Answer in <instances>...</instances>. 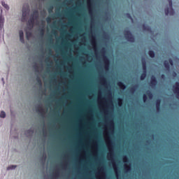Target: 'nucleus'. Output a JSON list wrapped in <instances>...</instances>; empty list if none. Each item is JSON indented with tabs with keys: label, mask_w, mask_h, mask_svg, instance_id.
<instances>
[{
	"label": "nucleus",
	"mask_w": 179,
	"mask_h": 179,
	"mask_svg": "<svg viewBox=\"0 0 179 179\" xmlns=\"http://www.w3.org/2000/svg\"><path fill=\"white\" fill-rule=\"evenodd\" d=\"M124 35L127 41H129V43H135V36H134V34H132L131 31L124 30Z\"/></svg>",
	"instance_id": "f257e3e1"
},
{
	"label": "nucleus",
	"mask_w": 179,
	"mask_h": 179,
	"mask_svg": "<svg viewBox=\"0 0 179 179\" xmlns=\"http://www.w3.org/2000/svg\"><path fill=\"white\" fill-rule=\"evenodd\" d=\"M169 8H165V14L169 16H173L175 12L173 9V0H168Z\"/></svg>",
	"instance_id": "f03ea898"
},
{
	"label": "nucleus",
	"mask_w": 179,
	"mask_h": 179,
	"mask_svg": "<svg viewBox=\"0 0 179 179\" xmlns=\"http://www.w3.org/2000/svg\"><path fill=\"white\" fill-rule=\"evenodd\" d=\"M29 12H30V9L29 7L27 8H22V22L24 23V22H27V15H29Z\"/></svg>",
	"instance_id": "7ed1b4c3"
},
{
	"label": "nucleus",
	"mask_w": 179,
	"mask_h": 179,
	"mask_svg": "<svg viewBox=\"0 0 179 179\" xmlns=\"http://www.w3.org/2000/svg\"><path fill=\"white\" fill-rule=\"evenodd\" d=\"M102 57L104 64V69L106 71H108V69H110V60L108 59V57L106 56V55H103Z\"/></svg>",
	"instance_id": "20e7f679"
},
{
	"label": "nucleus",
	"mask_w": 179,
	"mask_h": 179,
	"mask_svg": "<svg viewBox=\"0 0 179 179\" xmlns=\"http://www.w3.org/2000/svg\"><path fill=\"white\" fill-rule=\"evenodd\" d=\"M150 85V86H152V87H155V86L157 85V79H156V77L155 76H151Z\"/></svg>",
	"instance_id": "39448f33"
},
{
	"label": "nucleus",
	"mask_w": 179,
	"mask_h": 179,
	"mask_svg": "<svg viewBox=\"0 0 179 179\" xmlns=\"http://www.w3.org/2000/svg\"><path fill=\"white\" fill-rule=\"evenodd\" d=\"M141 64H142L143 71L148 72V66L146 64V60L145 59H142Z\"/></svg>",
	"instance_id": "423d86ee"
},
{
	"label": "nucleus",
	"mask_w": 179,
	"mask_h": 179,
	"mask_svg": "<svg viewBox=\"0 0 179 179\" xmlns=\"http://www.w3.org/2000/svg\"><path fill=\"white\" fill-rule=\"evenodd\" d=\"M34 20H36L34 17H31L28 20V26H30L31 29H33V26H34Z\"/></svg>",
	"instance_id": "0eeeda50"
},
{
	"label": "nucleus",
	"mask_w": 179,
	"mask_h": 179,
	"mask_svg": "<svg viewBox=\"0 0 179 179\" xmlns=\"http://www.w3.org/2000/svg\"><path fill=\"white\" fill-rule=\"evenodd\" d=\"M19 34L21 43H22V44L24 43V34L23 33V30H20Z\"/></svg>",
	"instance_id": "6e6552de"
},
{
	"label": "nucleus",
	"mask_w": 179,
	"mask_h": 179,
	"mask_svg": "<svg viewBox=\"0 0 179 179\" xmlns=\"http://www.w3.org/2000/svg\"><path fill=\"white\" fill-rule=\"evenodd\" d=\"M100 80L102 85H103V86H107V79L106 78V77H104V76H101Z\"/></svg>",
	"instance_id": "1a4fd4ad"
},
{
	"label": "nucleus",
	"mask_w": 179,
	"mask_h": 179,
	"mask_svg": "<svg viewBox=\"0 0 179 179\" xmlns=\"http://www.w3.org/2000/svg\"><path fill=\"white\" fill-rule=\"evenodd\" d=\"M36 111H37V113H39V114L44 115V108H43V106H37Z\"/></svg>",
	"instance_id": "9d476101"
},
{
	"label": "nucleus",
	"mask_w": 179,
	"mask_h": 179,
	"mask_svg": "<svg viewBox=\"0 0 179 179\" xmlns=\"http://www.w3.org/2000/svg\"><path fill=\"white\" fill-rule=\"evenodd\" d=\"M142 29H143V30H144V31H152V28H150V27H149V25H147L145 24H143L142 25Z\"/></svg>",
	"instance_id": "9b49d317"
},
{
	"label": "nucleus",
	"mask_w": 179,
	"mask_h": 179,
	"mask_svg": "<svg viewBox=\"0 0 179 179\" xmlns=\"http://www.w3.org/2000/svg\"><path fill=\"white\" fill-rule=\"evenodd\" d=\"M117 86L122 89V90H125V89H127V85H124V83L120 81L117 83Z\"/></svg>",
	"instance_id": "f8f14e48"
},
{
	"label": "nucleus",
	"mask_w": 179,
	"mask_h": 179,
	"mask_svg": "<svg viewBox=\"0 0 179 179\" xmlns=\"http://www.w3.org/2000/svg\"><path fill=\"white\" fill-rule=\"evenodd\" d=\"M162 103V100L161 99H157L156 102H155V106H156V108L157 111H160V104Z\"/></svg>",
	"instance_id": "ddd939ff"
},
{
	"label": "nucleus",
	"mask_w": 179,
	"mask_h": 179,
	"mask_svg": "<svg viewBox=\"0 0 179 179\" xmlns=\"http://www.w3.org/2000/svg\"><path fill=\"white\" fill-rule=\"evenodd\" d=\"M3 23H5V18L2 16H0V29L2 30L3 29Z\"/></svg>",
	"instance_id": "4468645a"
},
{
	"label": "nucleus",
	"mask_w": 179,
	"mask_h": 179,
	"mask_svg": "<svg viewBox=\"0 0 179 179\" xmlns=\"http://www.w3.org/2000/svg\"><path fill=\"white\" fill-rule=\"evenodd\" d=\"M31 17H34V19H38V10H35L33 13V14L31 15Z\"/></svg>",
	"instance_id": "2eb2a0df"
},
{
	"label": "nucleus",
	"mask_w": 179,
	"mask_h": 179,
	"mask_svg": "<svg viewBox=\"0 0 179 179\" xmlns=\"http://www.w3.org/2000/svg\"><path fill=\"white\" fill-rule=\"evenodd\" d=\"M164 66L165 67V69H166V71H170V64L169 63V61L165 60L164 62Z\"/></svg>",
	"instance_id": "dca6fc26"
},
{
	"label": "nucleus",
	"mask_w": 179,
	"mask_h": 179,
	"mask_svg": "<svg viewBox=\"0 0 179 179\" xmlns=\"http://www.w3.org/2000/svg\"><path fill=\"white\" fill-rule=\"evenodd\" d=\"M109 131H114V122L113 120H109Z\"/></svg>",
	"instance_id": "f3484780"
},
{
	"label": "nucleus",
	"mask_w": 179,
	"mask_h": 179,
	"mask_svg": "<svg viewBox=\"0 0 179 179\" xmlns=\"http://www.w3.org/2000/svg\"><path fill=\"white\" fill-rule=\"evenodd\" d=\"M147 73H148V71H143V73L140 76L141 80H145V79H146Z\"/></svg>",
	"instance_id": "a211bd4d"
},
{
	"label": "nucleus",
	"mask_w": 179,
	"mask_h": 179,
	"mask_svg": "<svg viewBox=\"0 0 179 179\" xmlns=\"http://www.w3.org/2000/svg\"><path fill=\"white\" fill-rule=\"evenodd\" d=\"M146 94L148 97L150 99V100H152L153 99V93H152V91L148 90L146 92Z\"/></svg>",
	"instance_id": "6ab92c4d"
},
{
	"label": "nucleus",
	"mask_w": 179,
	"mask_h": 179,
	"mask_svg": "<svg viewBox=\"0 0 179 179\" xmlns=\"http://www.w3.org/2000/svg\"><path fill=\"white\" fill-rule=\"evenodd\" d=\"M34 134V131L33 129H29L27 131H25V135L27 136H31Z\"/></svg>",
	"instance_id": "aec40b11"
},
{
	"label": "nucleus",
	"mask_w": 179,
	"mask_h": 179,
	"mask_svg": "<svg viewBox=\"0 0 179 179\" xmlns=\"http://www.w3.org/2000/svg\"><path fill=\"white\" fill-rule=\"evenodd\" d=\"M148 55L150 57V58H155V52L153 50H149Z\"/></svg>",
	"instance_id": "412c9836"
},
{
	"label": "nucleus",
	"mask_w": 179,
	"mask_h": 179,
	"mask_svg": "<svg viewBox=\"0 0 179 179\" xmlns=\"http://www.w3.org/2000/svg\"><path fill=\"white\" fill-rule=\"evenodd\" d=\"M1 5L5 8V9L9 10V6L5 3V1H1Z\"/></svg>",
	"instance_id": "4be33fe9"
},
{
	"label": "nucleus",
	"mask_w": 179,
	"mask_h": 179,
	"mask_svg": "<svg viewBox=\"0 0 179 179\" xmlns=\"http://www.w3.org/2000/svg\"><path fill=\"white\" fill-rule=\"evenodd\" d=\"M47 159V155H43L41 157V162H43V164H44L45 159Z\"/></svg>",
	"instance_id": "5701e85b"
},
{
	"label": "nucleus",
	"mask_w": 179,
	"mask_h": 179,
	"mask_svg": "<svg viewBox=\"0 0 179 179\" xmlns=\"http://www.w3.org/2000/svg\"><path fill=\"white\" fill-rule=\"evenodd\" d=\"M26 37L27 40H30V37H31V32L27 31L26 32Z\"/></svg>",
	"instance_id": "b1692460"
},
{
	"label": "nucleus",
	"mask_w": 179,
	"mask_h": 179,
	"mask_svg": "<svg viewBox=\"0 0 179 179\" xmlns=\"http://www.w3.org/2000/svg\"><path fill=\"white\" fill-rule=\"evenodd\" d=\"M36 81L39 86H43V82H41V79L40 78V77L36 78Z\"/></svg>",
	"instance_id": "393cba45"
},
{
	"label": "nucleus",
	"mask_w": 179,
	"mask_h": 179,
	"mask_svg": "<svg viewBox=\"0 0 179 179\" xmlns=\"http://www.w3.org/2000/svg\"><path fill=\"white\" fill-rule=\"evenodd\" d=\"M143 101L144 103H146L148 101V95L146 94H144L143 95Z\"/></svg>",
	"instance_id": "a878e982"
},
{
	"label": "nucleus",
	"mask_w": 179,
	"mask_h": 179,
	"mask_svg": "<svg viewBox=\"0 0 179 179\" xmlns=\"http://www.w3.org/2000/svg\"><path fill=\"white\" fill-rule=\"evenodd\" d=\"M5 117H6V113L2 110L0 113V118H5Z\"/></svg>",
	"instance_id": "bb28decb"
},
{
	"label": "nucleus",
	"mask_w": 179,
	"mask_h": 179,
	"mask_svg": "<svg viewBox=\"0 0 179 179\" xmlns=\"http://www.w3.org/2000/svg\"><path fill=\"white\" fill-rule=\"evenodd\" d=\"M124 170H126V171H131V166L129 165H124Z\"/></svg>",
	"instance_id": "cd10ccee"
},
{
	"label": "nucleus",
	"mask_w": 179,
	"mask_h": 179,
	"mask_svg": "<svg viewBox=\"0 0 179 179\" xmlns=\"http://www.w3.org/2000/svg\"><path fill=\"white\" fill-rule=\"evenodd\" d=\"M89 13L90 15H93V7H92V5L89 6Z\"/></svg>",
	"instance_id": "c85d7f7f"
},
{
	"label": "nucleus",
	"mask_w": 179,
	"mask_h": 179,
	"mask_svg": "<svg viewBox=\"0 0 179 179\" xmlns=\"http://www.w3.org/2000/svg\"><path fill=\"white\" fill-rule=\"evenodd\" d=\"M15 169H16V166L11 165L7 168V170H15Z\"/></svg>",
	"instance_id": "c756f323"
},
{
	"label": "nucleus",
	"mask_w": 179,
	"mask_h": 179,
	"mask_svg": "<svg viewBox=\"0 0 179 179\" xmlns=\"http://www.w3.org/2000/svg\"><path fill=\"white\" fill-rule=\"evenodd\" d=\"M135 90H136V85L132 87L131 88H130V92L131 93H134L135 92Z\"/></svg>",
	"instance_id": "7c9ffc66"
},
{
	"label": "nucleus",
	"mask_w": 179,
	"mask_h": 179,
	"mask_svg": "<svg viewBox=\"0 0 179 179\" xmlns=\"http://www.w3.org/2000/svg\"><path fill=\"white\" fill-rule=\"evenodd\" d=\"M92 45H96V38L94 36H92Z\"/></svg>",
	"instance_id": "2f4dec72"
},
{
	"label": "nucleus",
	"mask_w": 179,
	"mask_h": 179,
	"mask_svg": "<svg viewBox=\"0 0 179 179\" xmlns=\"http://www.w3.org/2000/svg\"><path fill=\"white\" fill-rule=\"evenodd\" d=\"M33 67L36 72H38V66L37 64L34 65Z\"/></svg>",
	"instance_id": "473e14b6"
},
{
	"label": "nucleus",
	"mask_w": 179,
	"mask_h": 179,
	"mask_svg": "<svg viewBox=\"0 0 179 179\" xmlns=\"http://www.w3.org/2000/svg\"><path fill=\"white\" fill-rule=\"evenodd\" d=\"M123 162H124V163H128V162H129V160H128V157L124 156V157H123Z\"/></svg>",
	"instance_id": "72a5a7b5"
},
{
	"label": "nucleus",
	"mask_w": 179,
	"mask_h": 179,
	"mask_svg": "<svg viewBox=\"0 0 179 179\" xmlns=\"http://www.w3.org/2000/svg\"><path fill=\"white\" fill-rule=\"evenodd\" d=\"M108 157H110V159H113V157H114V152H110L108 154Z\"/></svg>",
	"instance_id": "f704fd0d"
},
{
	"label": "nucleus",
	"mask_w": 179,
	"mask_h": 179,
	"mask_svg": "<svg viewBox=\"0 0 179 179\" xmlns=\"http://www.w3.org/2000/svg\"><path fill=\"white\" fill-rule=\"evenodd\" d=\"M113 169L115 170V174H116V177H118V171H117V166L113 165Z\"/></svg>",
	"instance_id": "c9c22d12"
},
{
	"label": "nucleus",
	"mask_w": 179,
	"mask_h": 179,
	"mask_svg": "<svg viewBox=\"0 0 179 179\" xmlns=\"http://www.w3.org/2000/svg\"><path fill=\"white\" fill-rule=\"evenodd\" d=\"M169 64H170L171 65V66H173V65L174 64V63L173 62V59H169Z\"/></svg>",
	"instance_id": "e433bc0d"
},
{
	"label": "nucleus",
	"mask_w": 179,
	"mask_h": 179,
	"mask_svg": "<svg viewBox=\"0 0 179 179\" xmlns=\"http://www.w3.org/2000/svg\"><path fill=\"white\" fill-rule=\"evenodd\" d=\"M54 9V7L52 6H50L49 8H48V12L49 13H51V12H52V10Z\"/></svg>",
	"instance_id": "4c0bfd02"
},
{
	"label": "nucleus",
	"mask_w": 179,
	"mask_h": 179,
	"mask_svg": "<svg viewBox=\"0 0 179 179\" xmlns=\"http://www.w3.org/2000/svg\"><path fill=\"white\" fill-rule=\"evenodd\" d=\"M118 104L119 106H121V104H122V100L121 99H118Z\"/></svg>",
	"instance_id": "58836bf2"
},
{
	"label": "nucleus",
	"mask_w": 179,
	"mask_h": 179,
	"mask_svg": "<svg viewBox=\"0 0 179 179\" xmlns=\"http://www.w3.org/2000/svg\"><path fill=\"white\" fill-rule=\"evenodd\" d=\"M41 36H44V29H41Z\"/></svg>",
	"instance_id": "ea45409f"
},
{
	"label": "nucleus",
	"mask_w": 179,
	"mask_h": 179,
	"mask_svg": "<svg viewBox=\"0 0 179 179\" xmlns=\"http://www.w3.org/2000/svg\"><path fill=\"white\" fill-rule=\"evenodd\" d=\"M46 20H47V22H48V23H50V22H51V18H50V17H48V18L46 19Z\"/></svg>",
	"instance_id": "a19ab883"
},
{
	"label": "nucleus",
	"mask_w": 179,
	"mask_h": 179,
	"mask_svg": "<svg viewBox=\"0 0 179 179\" xmlns=\"http://www.w3.org/2000/svg\"><path fill=\"white\" fill-rule=\"evenodd\" d=\"M45 61H46V62H50V58H48V57L46 58V59H45Z\"/></svg>",
	"instance_id": "79ce46f5"
},
{
	"label": "nucleus",
	"mask_w": 179,
	"mask_h": 179,
	"mask_svg": "<svg viewBox=\"0 0 179 179\" xmlns=\"http://www.w3.org/2000/svg\"><path fill=\"white\" fill-rule=\"evenodd\" d=\"M58 174H59V173H58V171H57V172L55 173V177H58Z\"/></svg>",
	"instance_id": "37998d69"
},
{
	"label": "nucleus",
	"mask_w": 179,
	"mask_h": 179,
	"mask_svg": "<svg viewBox=\"0 0 179 179\" xmlns=\"http://www.w3.org/2000/svg\"><path fill=\"white\" fill-rule=\"evenodd\" d=\"M101 52H103V54H104V52H106V50H105L104 48H103V49L101 50Z\"/></svg>",
	"instance_id": "c03bdc74"
},
{
	"label": "nucleus",
	"mask_w": 179,
	"mask_h": 179,
	"mask_svg": "<svg viewBox=\"0 0 179 179\" xmlns=\"http://www.w3.org/2000/svg\"><path fill=\"white\" fill-rule=\"evenodd\" d=\"M52 33H53V34H55V35L57 34V31H53Z\"/></svg>",
	"instance_id": "a18cd8bd"
},
{
	"label": "nucleus",
	"mask_w": 179,
	"mask_h": 179,
	"mask_svg": "<svg viewBox=\"0 0 179 179\" xmlns=\"http://www.w3.org/2000/svg\"><path fill=\"white\" fill-rule=\"evenodd\" d=\"M162 79H164V78H165L164 74H162Z\"/></svg>",
	"instance_id": "49530a36"
},
{
	"label": "nucleus",
	"mask_w": 179,
	"mask_h": 179,
	"mask_svg": "<svg viewBox=\"0 0 179 179\" xmlns=\"http://www.w3.org/2000/svg\"><path fill=\"white\" fill-rule=\"evenodd\" d=\"M45 131H43V134L45 135Z\"/></svg>",
	"instance_id": "de8ad7c7"
},
{
	"label": "nucleus",
	"mask_w": 179,
	"mask_h": 179,
	"mask_svg": "<svg viewBox=\"0 0 179 179\" xmlns=\"http://www.w3.org/2000/svg\"><path fill=\"white\" fill-rule=\"evenodd\" d=\"M50 54H51V50H50Z\"/></svg>",
	"instance_id": "09e8293b"
},
{
	"label": "nucleus",
	"mask_w": 179,
	"mask_h": 179,
	"mask_svg": "<svg viewBox=\"0 0 179 179\" xmlns=\"http://www.w3.org/2000/svg\"><path fill=\"white\" fill-rule=\"evenodd\" d=\"M101 179H103V178H101Z\"/></svg>",
	"instance_id": "8fccbe9b"
}]
</instances>
